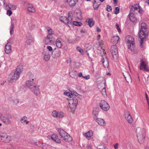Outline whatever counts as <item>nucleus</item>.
<instances>
[{
  "mask_svg": "<svg viewBox=\"0 0 149 149\" xmlns=\"http://www.w3.org/2000/svg\"><path fill=\"white\" fill-rule=\"evenodd\" d=\"M73 14L71 11H69L68 14V17L62 16L60 17L59 20L60 21L63 22L69 26V25H74L76 26H81L82 24L81 22L72 21Z\"/></svg>",
  "mask_w": 149,
  "mask_h": 149,
  "instance_id": "obj_1",
  "label": "nucleus"
},
{
  "mask_svg": "<svg viewBox=\"0 0 149 149\" xmlns=\"http://www.w3.org/2000/svg\"><path fill=\"white\" fill-rule=\"evenodd\" d=\"M142 10L139 6L136 4L134 6H132L130 7V13L128 16L131 22L133 23H136L137 22V18L135 16V14H137V12L139 13H142Z\"/></svg>",
  "mask_w": 149,
  "mask_h": 149,
  "instance_id": "obj_2",
  "label": "nucleus"
},
{
  "mask_svg": "<svg viewBox=\"0 0 149 149\" xmlns=\"http://www.w3.org/2000/svg\"><path fill=\"white\" fill-rule=\"evenodd\" d=\"M147 30L146 24L145 23H142L141 24V28L138 34L139 37L141 39L140 44V47L141 48L143 47V43L144 39L147 36L146 33Z\"/></svg>",
  "mask_w": 149,
  "mask_h": 149,
  "instance_id": "obj_3",
  "label": "nucleus"
},
{
  "mask_svg": "<svg viewBox=\"0 0 149 149\" xmlns=\"http://www.w3.org/2000/svg\"><path fill=\"white\" fill-rule=\"evenodd\" d=\"M26 86L30 89L32 92L35 95H39L40 92L39 88V86H38L33 81H27L26 82Z\"/></svg>",
  "mask_w": 149,
  "mask_h": 149,
  "instance_id": "obj_4",
  "label": "nucleus"
},
{
  "mask_svg": "<svg viewBox=\"0 0 149 149\" xmlns=\"http://www.w3.org/2000/svg\"><path fill=\"white\" fill-rule=\"evenodd\" d=\"M22 71L21 68L18 67L16 70L14 72L11 73L8 76V81L10 83H13L19 77V75Z\"/></svg>",
  "mask_w": 149,
  "mask_h": 149,
  "instance_id": "obj_5",
  "label": "nucleus"
},
{
  "mask_svg": "<svg viewBox=\"0 0 149 149\" xmlns=\"http://www.w3.org/2000/svg\"><path fill=\"white\" fill-rule=\"evenodd\" d=\"M69 100V104L70 108L72 111H74L76 109L78 103V100L77 98L76 97H70V99Z\"/></svg>",
  "mask_w": 149,
  "mask_h": 149,
  "instance_id": "obj_6",
  "label": "nucleus"
},
{
  "mask_svg": "<svg viewBox=\"0 0 149 149\" xmlns=\"http://www.w3.org/2000/svg\"><path fill=\"white\" fill-rule=\"evenodd\" d=\"M136 133L138 140H143L145 139V134L144 129L138 128L136 130Z\"/></svg>",
  "mask_w": 149,
  "mask_h": 149,
  "instance_id": "obj_7",
  "label": "nucleus"
},
{
  "mask_svg": "<svg viewBox=\"0 0 149 149\" xmlns=\"http://www.w3.org/2000/svg\"><path fill=\"white\" fill-rule=\"evenodd\" d=\"M127 38V44L128 46V48L130 49L131 51H133L134 50V39L132 36H128Z\"/></svg>",
  "mask_w": 149,
  "mask_h": 149,
  "instance_id": "obj_8",
  "label": "nucleus"
},
{
  "mask_svg": "<svg viewBox=\"0 0 149 149\" xmlns=\"http://www.w3.org/2000/svg\"><path fill=\"white\" fill-rule=\"evenodd\" d=\"M11 139V137L6 133H2L0 134V141L8 143Z\"/></svg>",
  "mask_w": 149,
  "mask_h": 149,
  "instance_id": "obj_9",
  "label": "nucleus"
},
{
  "mask_svg": "<svg viewBox=\"0 0 149 149\" xmlns=\"http://www.w3.org/2000/svg\"><path fill=\"white\" fill-rule=\"evenodd\" d=\"M111 52L113 58L117 59L118 56V49L116 45H114L111 47Z\"/></svg>",
  "mask_w": 149,
  "mask_h": 149,
  "instance_id": "obj_10",
  "label": "nucleus"
},
{
  "mask_svg": "<svg viewBox=\"0 0 149 149\" xmlns=\"http://www.w3.org/2000/svg\"><path fill=\"white\" fill-rule=\"evenodd\" d=\"M99 105L100 108L105 111L108 110L110 108L109 104L106 101L103 100L101 101L100 102Z\"/></svg>",
  "mask_w": 149,
  "mask_h": 149,
  "instance_id": "obj_11",
  "label": "nucleus"
},
{
  "mask_svg": "<svg viewBox=\"0 0 149 149\" xmlns=\"http://www.w3.org/2000/svg\"><path fill=\"white\" fill-rule=\"evenodd\" d=\"M11 118V116L9 115L8 116H4L2 114L0 116V119L3 121V122L6 124H9L11 123L10 119Z\"/></svg>",
  "mask_w": 149,
  "mask_h": 149,
  "instance_id": "obj_12",
  "label": "nucleus"
},
{
  "mask_svg": "<svg viewBox=\"0 0 149 149\" xmlns=\"http://www.w3.org/2000/svg\"><path fill=\"white\" fill-rule=\"evenodd\" d=\"M140 62V69L142 70H144L145 71H149V67L141 59Z\"/></svg>",
  "mask_w": 149,
  "mask_h": 149,
  "instance_id": "obj_13",
  "label": "nucleus"
},
{
  "mask_svg": "<svg viewBox=\"0 0 149 149\" xmlns=\"http://www.w3.org/2000/svg\"><path fill=\"white\" fill-rule=\"evenodd\" d=\"M61 51L58 49L55 48L53 51L52 53V55L54 58L59 57L61 55Z\"/></svg>",
  "mask_w": 149,
  "mask_h": 149,
  "instance_id": "obj_14",
  "label": "nucleus"
},
{
  "mask_svg": "<svg viewBox=\"0 0 149 149\" xmlns=\"http://www.w3.org/2000/svg\"><path fill=\"white\" fill-rule=\"evenodd\" d=\"M11 42L8 41L5 46V51L7 54H9L11 51Z\"/></svg>",
  "mask_w": 149,
  "mask_h": 149,
  "instance_id": "obj_15",
  "label": "nucleus"
},
{
  "mask_svg": "<svg viewBox=\"0 0 149 149\" xmlns=\"http://www.w3.org/2000/svg\"><path fill=\"white\" fill-rule=\"evenodd\" d=\"M125 118L129 123H131L133 121V119L130 113L127 111L124 114Z\"/></svg>",
  "mask_w": 149,
  "mask_h": 149,
  "instance_id": "obj_16",
  "label": "nucleus"
},
{
  "mask_svg": "<svg viewBox=\"0 0 149 149\" xmlns=\"http://www.w3.org/2000/svg\"><path fill=\"white\" fill-rule=\"evenodd\" d=\"M64 94L65 95H67L69 97H77V96L80 95L77 92L74 91L71 92L70 93L69 92H64Z\"/></svg>",
  "mask_w": 149,
  "mask_h": 149,
  "instance_id": "obj_17",
  "label": "nucleus"
},
{
  "mask_svg": "<svg viewBox=\"0 0 149 149\" xmlns=\"http://www.w3.org/2000/svg\"><path fill=\"white\" fill-rule=\"evenodd\" d=\"M95 120L99 125L103 126L105 125V123L103 119L101 118H96Z\"/></svg>",
  "mask_w": 149,
  "mask_h": 149,
  "instance_id": "obj_18",
  "label": "nucleus"
},
{
  "mask_svg": "<svg viewBox=\"0 0 149 149\" xmlns=\"http://www.w3.org/2000/svg\"><path fill=\"white\" fill-rule=\"evenodd\" d=\"M65 1L67 2L70 6L73 7L75 5L77 0H65Z\"/></svg>",
  "mask_w": 149,
  "mask_h": 149,
  "instance_id": "obj_19",
  "label": "nucleus"
},
{
  "mask_svg": "<svg viewBox=\"0 0 149 149\" xmlns=\"http://www.w3.org/2000/svg\"><path fill=\"white\" fill-rule=\"evenodd\" d=\"M26 5L28 10L32 13H35V10L33 6L32 5L28 3H26Z\"/></svg>",
  "mask_w": 149,
  "mask_h": 149,
  "instance_id": "obj_20",
  "label": "nucleus"
},
{
  "mask_svg": "<svg viewBox=\"0 0 149 149\" xmlns=\"http://www.w3.org/2000/svg\"><path fill=\"white\" fill-rule=\"evenodd\" d=\"M99 112V109L98 108H95L93 109V116L94 119L97 117Z\"/></svg>",
  "mask_w": 149,
  "mask_h": 149,
  "instance_id": "obj_21",
  "label": "nucleus"
},
{
  "mask_svg": "<svg viewBox=\"0 0 149 149\" xmlns=\"http://www.w3.org/2000/svg\"><path fill=\"white\" fill-rule=\"evenodd\" d=\"M101 61L103 66L105 67H108L109 65V63L108 60L106 57L103 58Z\"/></svg>",
  "mask_w": 149,
  "mask_h": 149,
  "instance_id": "obj_22",
  "label": "nucleus"
},
{
  "mask_svg": "<svg viewBox=\"0 0 149 149\" xmlns=\"http://www.w3.org/2000/svg\"><path fill=\"white\" fill-rule=\"evenodd\" d=\"M52 35V34H48L46 38L45 39V41L46 42H47V43L49 42L50 43H53L55 41L54 40H51V39H52L53 38Z\"/></svg>",
  "mask_w": 149,
  "mask_h": 149,
  "instance_id": "obj_23",
  "label": "nucleus"
},
{
  "mask_svg": "<svg viewBox=\"0 0 149 149\" xmlns=\"http://www.w3.org/2000/svg\"><path fill=\"white\" fill-rule=\"evenodd\" d=\"M58 131L62 138H64V136L68 134L66 132L61 129L59 128Z\"/></svg>",
  "mask_w": 149,
  "mask_h": 149,
  "instance_id": "obj_24",
  "label": "nucleus"
},
{
  "mask_svg": "<svg viewBox=\"0 0 149 149\" xmlns=\"http://www.w3.org/2000/svg\"><path fill=\"white\" fill-rule=\"evenodd\" d=\"M97 53L100 56H103L104 55V50L101 47L100 45H99L98 47Z\"/></svg>",
  "mask_w": 149,
  "mask_h": 149,
  "instance_id": "obj_25",
  "label": "nucleus"
},
{
  "mask_svg": "<svg viewBox=\"0 0 149 149\" xmlns=\"http://www.w3.org/2000/svg\"><path fill=\"white\" fill-rule=\"evenodd\" d=\"M65 141L70 142L72 141V139L71 136H70L68 134L67 135L64 136V138H62Z\"/></svg>",
  "mask_w": 149,
  "mask_h": 149,
  "instance_id": "obj_26",
  "label": "nucleus"
},
{
  "mask_svg": "<svg viewBox=\"0 0 149 149\" xmlns=\"http://www.w3.org/2000/svg\"><path fill=\"white\" fill-rule=\"evenodd\" d=\"M61 40V38H57L55 42L57 47L59 48H61L62 46Z\"/></svg>",
  "mask_w": 149,
  "mask_h": 149,
  "instance_id": "obj_27",
  "label": "nucleus"
},
{
  "mask_svg": "<svg viewBox=\"0 0 149 149\" xmlns=\"http://www.w3.org/2000/svg\"><path fill=\"white\" fill-rule=\"evenodd\" d=\"M119 39L118 36L114 37L111 39V42L114 44L117 43Z\"/></svg>",
  "mask_w": 149,
  "mask_h": 149,
  "instance_id": "obj_28",
  "label": "nucleus"
},
{
  "mask_svg": "<svg viewBox=\"0 0 149 149\" xmlns=\"http://www.w3.org/2000/svg\"><path fill=\"white\" fill-rule=\"evenodd\" d=\"M50 57V55L49 53L47 52H45L44 54V58L46 61H48Z\"/></svg>",
  "mask_w": 149,
  "mask_h": 149,
  "instance_id": "obj_29",
  "label": "nucleus"
},
{
  "mask_svg": "<svg viewBox=\"0 0 149 149\" xmlns=\"http://www.w3.org/2000/svg\"><path fill=\"white\" fill-rule=\"evenodd\" d=\"M88 25L90 27H92L94 25V22L92 18L89 19L88 21Z\"/></svg>",
  "mask_w": 149,
  "mask_h": 149,
  "instance_id": "obj_30",
  "label": "nucleus"
},
{
  "mask_svg": "<svg viewBox=\"0 0 149 149\" xmlns=\"http://www.w3.org/2000/svg\"><path fill=\"white\" fill-rule=\"evenodd\" d=\"M76 16L78 19H80L82 17L81 13L80 10H78L76 13Z\"/></svg>",
  "mask_w": 149,
  "mask_h": 149,
  "instance_id": "obj_31",
  "label": "nucleus"
},
{
  "mask_svg": "<svg viewBox=\"0 0 149 149\" xmlns=\"http://www.w3.org/2000/svg\"><path fill=\"white\" fill-rule=\"evenodd\" d=\"M14 27V23L13 22V21L11 22V25L10 27V33L11 35H12L14 33L13 29Z\"/></svg>",
  "mask_w": 149,
  "mask_h": 149,
  "instance_id": "obj_32",
  "label": "nucleus"
},
{
  "mask_svg": "<svg viewBox=\"0 0 149 149\" xmlns=\"http://www.w3.org/2000/svg\"><path fill=\"white\" fill-rule=\"evenodd\" d=\"M93 135V132L91 130L85 133V136L86 137H91Z\"/></svg>",
  "mask_w": 149,
  "mask_h": 149,
  "instance_id": "obj_33",
  "label": "nucleus"
},
{
  "mask_svg": "<svg viewBox=\"0 0 149 149\" xmlns=\"http://www.w3.org/2000/svg\"><path fill=\"white\" fill-rule=\"evenodd\" d=\"M99 2H96V1L95 0L94 1V3L93 4V8L95 9H97L98 8L99 5H100V3H99Z\"/></svg>",
  "mask_w": 149,
  "mask_h": 149,
  "instance_id": "obj_34",
  "label": "nucleus"
},
{
  "mask_svg": "<svg viewBox=\"0 0 149 149\" xmlns=\"http://www.w3.org/2000/svg\"><path fill=\"white\" fill-rule=\"evenodd\" d=\"M57 115V118H62L64 116V114L62 112H58Z\"/></svg>",
  "mask_w": 149,
  "mask_h": 149,
  "instance_id": "obj_35",
  "label": "nucleus"
},
{
  "mask_svg": "<svg viewBox=\"0 0 149 149\" xmlns=\"http://www.w3.org/2000/svg\"><path fill=\"white\" fill-rule=\"evenodd\" d=\"M26 42L28 45H31L33 42L32 39H27L26 40Z\"/></svg>",
  "mask_w": 149,
  "mask_h": 149,
  "instance_id": "obj_36",
  "label": "nucleus"
},
{
  "mask_svg": "<svg viewBox=\"0 0 149 149\" xmlns=\"http://www.w3.org/2000/svg\"><path fill=\"white\" fill-rule=\"evenodd\" d=\"M101 93H102L104 97H105L107 96L106 91V89L105 87H104L102 89L101 91Z\"/></svg>",
  "mask_w": 149,
  "mask_h": 149,
  "instance_id": "obj_37",
  "label": "nucleus"
},
{
  "mask_svg": "<svg viewBox=\"0 0 149 149\" xmlns=\"http://www.w3.org/2000/svg\"><path fill=\"white\" fill-rule=\"evenodd\" d=\"M55 137H56V136L55 135H52V137H51V138L52 139H53L56 142V143H61V140L58 139H57L56 140V139H54V138H55Z\"/></svg>",
  "mask_w": 149,
  "mask_h": 149,
  "instance_id": "obj_38",
  "label": "nucleus"
},
{
  "mask_svg": "<svg viewBox=\"0 0 149 149\" xmlns=\"http://www.w3.org/2000/svg\"><path fill=\"white\" fill-rule=\"evenodd\" d=\"M124 75V77L125 78V79L126 81L127 82V83H129V81H132V80H131V77L130 76V75H129V74H128V75H127V80L126 79V77H125V76Z\"/></svg>",
  "mask_w": 149,
  "mask_h": 149,
  "instance_id": "obj_39",
  "label": "nucleus"
},
{
  "mask_svg": "<svg viewBox=\"0 0 149 149\" xmlns=\"http://www.w3.org/2000/svg\"><path fill=\"white\" fill-rule=\"evenodd\" d=\"M77 50L80 52L81 54H83L84 51L83 49L79 47H77L76 48Z\"/></svg>",
  "mask_w": 149,
  "mask_h": 149,
  "instance_id": "obj_40",
  "label": "nucleus"
},
{
  "mask_svg": "<svg viewBox=\"0 0 149 149\" xmlns=\"http://www.w3.org/2000/svg\"><path fill=\"white\" fill-rule=\"evenodd\" d=\"M49 145L45 143H42V144L40 147H41L43 149H47V146Z\"/></svg>",
  "mask_w": 149,
  "mask_h": 149,
  "instance_id": "obj_41",
  "label": "nucleus"
},
{
  "mask_svg": "<svg viewBox=\"0 0 149 149\" xmlns=\"http://www.w3.org/2000/svg\"><path fill=\"white\" fill-rule=\"evenodd\" d=\"M58 112L55 110L53 111L52 112V116L55 118H57V116Z\"/></svg>",
  "mask_w": 149,
  "mask_h": 149,
  "instance_id": "obj_42",
  "label": "nucleus"
},
{
  "mask_svg": "<svg viewBox=\"0 0 149 149\" xmlns=\"http://www.w3.org/2000/svg\"><path fill=\"white\" fill-rule=\"evenodd\" d=\"M107 10L109 12H111L112 10V8L111 6L109 5H107Z\"/></svg>",
  "mask_w": 149,
  "mask_h": 149,
  "instance_id": "obj_43",
  "label": "nucleus"
},
{
  "mask_svg": "<svg viewBox=\"0 0 149 149\" xmlns=\"http://www.w3.org/2000/svg\"><path fill=\"white\" fill-rule=\"evenodd\" d=\"M120 9L118 7H116L114 11V13L115 14H117L119 13Z\"/></svg>",
  "mask_w": 149,
  "mask_h": 149,
  "instance_id": "obj_44",
  "label": "nucleus"
},
{
  "mask_svg": "<svg viewBox=\"0 0 149 149\" xmlns=\"http://www.w3.org/2000/svg\"><path fill=\"white\" fill-rule=\"evenodd\" d=\"M48 28V29L47 30V31L48 32L49 34H53L54 32L51 28L49 27Z\"/></svg>",
  "mask_w": 149,
  "mask_h": 149,
  "instance_id": "obj_45",
  "label": "nucleus"
},
{
  "mask_svg": "<svg viewBox=\"0 0 149 149\" xmlns=\"http://www.w3.org/2000/svg\"><path fill=\"white\" fill-rule=\"evenodd\" d=\"M13 103L15 104H17L19 102V99H16L13 100Z\"/></svg>",
  "mask_w": 149,
  "mask_h": 149,
  "instance_id": "obj_46",
  "label": "nucleus"
},
{
  "mask_svg": "<svg viewBox=\"0 0 149 149\" xmlns=\"http://www.w3.org/2000/svg\"><path fill=\"white\" fill-rule=\"evenodd\" d=\"M12 12L10 10H7V14L8 16H10L12 15Z\"/></svg>",
  "mask_w": 149,
  "mask_h": 149,
  "instance_id": "obj_47",
  "label": "nucleus"
},
{
  "mask_svg": "<svg viewBox=\"0 0 149 149\" xmlns=\"http://www.w3.org/2000/svg\"><path fill=\"white\" fill-rule=\"evenodd\" d=\"M10 9L12 10H15L17 8L16 6L14 5L11 6V7H10Z\"/></svg>",
  "mask_w": 149,
  "mask_h": 149,
  "instance_id": "obj_48",
  "label": "nucleus"
},
{
  "mask_svg": "<svg viewBox=\"0 0 149 149\" xmlns=\"http://www.w3.org/2000/svg\"><path fill=\"white\" fill-rule=\"evenodd\" d=\"M104 146L102 145H99L97 146V149H104Z\"/></svg>",
  "mask_w": 149,
  "mask_h": 149,
  "instance_id": "obj_49",
  "label": "nucleus"
},
{
  "mask_svg": "<svg viewBox=\"0 0 149 149\" xmlns=\"http://www.w3.org/2000/svg\"><path fill=\"white\" fill-rule=\"evenodd\" d=\"M116 28L117 29V30H118V32L119 33L120 32H121V30H120V29L119 28L118 24H116Z\"/></svg>",
  "mask_w": 149,
  "mask_h": 149,
  "instance_id": "obj_50",
  "label": "nucleus"
},
{
  "mask_svg": "<svg viewBox=\"0 0 149 149\" xmlns=\"http://www.w3.org/2000/svg\"><path fill=\"white\" fill-rule=\"evenodd\" d=\"M47 149H56V148L49 145V146H47Z\"/></svg>",
  "mask_w": 149,
  "mask_h": 149,
  "instance_id": "obj_51",
  "label": "nucleus"
},
{
  "mask_svg": "<svg viewBox=\"0 0 149 149\" xmlns=\"http://www.w3.org/2000/svg\"><path fill=\"white\" fill-rule=\"evenodd\" d=\"M47 48L49 51H53V49L52 47L50 46H48L47 47Z\"/></svg>",
  "mask_w": 149,
  "mask_h": 149,
  "instance_id": "obj_52",
  "label": "nucleus"
},
{
  "mask_svg": "<svg viewBox=\"0 0 149 149\" xmlns=\"http://www.w3.org/2000/svg\"><path fill=\"white\" fill-rule=\"evenodd\" d=\"M86 79H88L90 78V76L89 75H88L87 76H83V77Z\"/></svg>",
  "mask_w": 149,
  "mask_h": 149,
  "instance_id": "obj_53",
  "label": "nucleus"
},
{
  "mask_svg": "<svg viewBox=\"0 0 149 149\" xmlns=\"http://www.w3.org/2000/svg\"><path fill=\"white\" fill-rule=\"evenodd\" d=\"M118 143H116L114 146V148L115 149H117L118 147Z\"/></svg>",
  "mask_w": 149,
  "mask_h": 149,
  "instance_id": "obj_54",
  "label": "nucleus"
},
{
  "mask_svg": "<svg viewBox=\"0 0 149 149\" xmlns=\"http://www.w3.org/2000/svg\"><path fill=\"white\" fill-rule=\"evenodd\" d=\"M81 33H84L86 32V30L84 29H82L81 31Z\"/></svg>",
  "mask_w": 149,
  "mask_h": 149,
  "instance_id": "obj_55",
  "label": "nucleus"
},
{
  "mask_svg": "<svg viewBox=\"0 0 149 149\" xmlns=\"http://www.w3.org/2000/svg\"><path fill=\"white\" fill-rule=\"evenodd\" d=\"M78 76V77H83V76L81 72H80Z\"/></svg>",
  "mask_w": 149,
  "mask_h": 149,
  "instance_id": "obj_56",
  "label": "nucleus"
},
{
  "mask_svg": "<svg viewBox=\"0 0 149 149\" xmlns=\"http://www.w3.org/2000/svg\"><path fill=\"white\" fill-rule=\"evenodd\" d=\"M97 31V32H100L101 31V30L98 27H97L96 28Z\"/></svg>",
  "mask_w": 149,
  "mask_h": 149,
  "instance_id": "obj_57",
  "label": "nucleus"
},
{
  "mask_svg": "<svg viewBox=\"0 0 149 149\" xmlns=\"http://www.w3.org/2000/svg\"><path fill=\"white\" fill-rule=\"evenodd\" d=\"M26 118L27 117L26 116H24L23 118H21V120H26Z\"/></svg>",
  "mask_w": 149,
  "mask_h": 149,
  "instance_id": "obj_58",
  "label": "nucleus"
},
{
  "mask_svg": "<svg viewBox=\"0 0 149 149\" xmlns=\"http://www.w3.org/2000/svg\"><path fill=\"white\" fill-rule=\"evenodd\" d=\"M1 1L3 3V4H4L5 3V0H0V6L1 5Z\"/></svg>",
  "mask_w": 149,
  "mask_h": 149,
  "instance_id": "obj_59",
  "label": "nucleus"
},
{
  "mask_svg": "<svg viewBox=\"0 0 149 149\" xmlns=\"http://www.w3.org/2000/svg\"><path fill=\"white\" fill-rule=\"evenodd\" d=\"M33 75L32 74H31L30 75V79H32V80H34V79L32 78V77H33Z\"/></svg>",
  "mask_w": 149,
  "mask_h": 149,
  "instance_id": "obj_60",
  "label": "nucleus"
},
{
  "mask_svg": "<svg viewBox=\"0 0 149 149\" xmlns=\"http://www.w3.org/2000/svg\"><path fill=\"white\" fill-rule=\"evenodd\" d=\"M114 3L115 4H116L117 3L118 0H113Z\"/></svg>",
  "mask_w": 149,
  "mask_h": 149,
  "instance_id": "obj_61",
  "label": "nucleus"
},
{
  "mask_svg": "<svg viewBox=\"0 0 149 149\" xmlns=\"http://www.w3.org/2000/svg\"><path fill=\"white\" fill-rule=\"evenodd\" d=\"M24 122H25L26 124H27L29 123V121H27L26 120H24Z\"/></svg>",
  "mask_w": 149,
  "mask_h": 149,
  "instance_id": "obj_62",
  "label": "nucleus"
},
{
  "mask_svg": "<svg viewBox=\"0 0 149 149\" xmlns=\"http://www.w3.org/2000/svg\"><path fill=\"white\" fill-rule=\"evenodd\" d=\"M145 95H146V100L148 99V96L147 94V93H145Z\"/></svg>",
  "mask_w": 149,
  "mask_h": 149,
  "instance_id": "obj_63",
  "label": "nucleus"
},
{
  "mask_svg": "<svg viewBox=\"0 0 149 149\" xmlns=\"http://www.w3.org/2000/svg\"><path fill=\"white\" fill-rule=\"evenodd\" d=\"M86 149H91V148L90 146H88L86 147Z\"/></svg>",
  "mask_w": 149,
  "mask_h": 149,
  "instance_id": "obj_64",
  "label": "nucleus"
}]
</instances>
